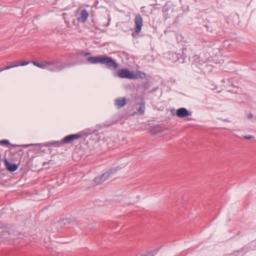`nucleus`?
Here are the masks:
<instances>
[{
	"instance_id": "1",
	"label": "nucleus",
	"mask_w": 256,
	"mask_h": 256,
	"mask_svg": "<svg viewBox=\"0 0 256 256\" xmlns=\"http://www.w3.org/2000/svg\"><path fill=\"white\" fill-rule=\"evenodd\" d=\"M210 58L209 54L206 52H202L198 54H196L192 58V64L196 66H200L203 64H205L202 68L204 72H210L212 70V66L210 64L207 63L208 62Z\"/></svg>"
},
{
	"instance_id": "2",
	"label": "nucleus",
	"mask_w": 256,
	"mask_h": 256,
	"mask_svg": "<svg viewBox=\"0 0 256 256\" xmlns=\"http://www.w3.org/2000/svg\"><path fill=\"white\" fill-rule=\"evenodd\" d=\"M86 60L90 64H105L108 68L116 70L118 67L117 63L112 58L109 56H90L86 58Z\"/></svg>"
},
{
	"instance_id": "3",
	"label": "nucleus",
	"mask_w": 256,
	"mask_h": 256,
	"mask_svg": "<svg viewBox=\"0 0 256 256\" xmlns=\"http://www.w3.org/2000/svg\"><path fill=\"white\" fill-rule=\"evenodd\" d=\"M30 62L32 63L34 66L42 68V69H47V66L48 64V60H42L40 62L38 61L32 60L30 62L26 61V62H20L19 61L14 62H8L7 64H8L6 67H4L0 70V72L6 70H9L11 68L18 67V66H24L28 64Z\"/></svg>"
},
{
	"instance_id": "4",
	"label": "nucleus",
	"mask_w": 256,
	"mask_h": 256,
	"mask_svg": "<svg viewBox=\"0 0 256 256\" xmlns=\"http://www.w3.org/2000/svg\"><path fill=\"white\" fill-rule=\"evenodd\" d=\"M118 76L122 78L129 80L145 79L146 74L140 70L130 71L127 68L120 69L118 72Z\"/></svg>"
},
{
	"instance_id": "5",
	"label": "nucleus",
	"mask_w": 256,
	"mask_h": 256,
	"mask_svg": "<svg viewBox=\"0 0 256 256\" xmlns=\"http://www.w3.org/2000/svg\"><path fill=\"white\" fill-rule=\"evenodd\" d=\"M64 68V64L60 60L48 61V64L47 66V70L52 71H60Z\"/></svg>"
},
{
	"instance_id": "6",
	"label": "nucleus",
	"mask_w": 256,
	"mask_h": 256,
	"mask_svg": "<svg viewBox=\"0 0 256 256\" xmlns=\"http://www.w3.org/2000/svg\"><path fill=\"white\" fill-rule=\"evenodd\" d=\"M11 160L14 162H20L24 155V150L22 149L14 150L12 148L10 149Z\"/></svg>"
},
{
	"instance_id": "7",
	"label": "nucleus",
	"mask_w": 256,
	"mask_h": 256,
	"mask_svg": "<svg viewBox=\"0 0 256 256\" xmlns=\"http://www.w3.org/2000/svg\"><path fill=\"white\" fill-rule=\"evenodd\" d=\"M116 171V168H110L108 172L104 173L101 176L96 177L94 179V181L96 184H100L102 182L106 180L108 178L110 177L111 174L115 172Z\"/></svg>"
},
{
	"instance_id": "8",
	"label": "nucleus",
	"mask_w": 256,
	"mask_h": 256,
	"mask_svg": "<svg viewBox=\"0 0 256 256\" xmlns=\"http://www.w3.org/2000/svg\"><path fill=\"white\" fill-rule=\"evenodd\" d=\"M134 32H135L138 34L142 29V27L143 24V20L140 14L136 15L134 20Z\"/></svg>"
},
{
	"instance_id": "9",
	"label": "nucleus",
	"mask_w": 256,
	"mask_h": 256,
	"mask_svg": "<svg viewBox=\"0 0 256 256\" xmlns=\"http://www.w3.org/2000/svg\"><path fill=\"white\" fill-rule=\"evenodd\" d=\"M82 138L81 134H70L64 138V142L65 144H69Z\"/></svg>"
},
{
	"instance_id": "10",
	"label": "nucleus",
	"mask_w": 256,
	"mask_h": 256,
	"mask_svg": "<svg viewBox=\"0 0 256 256\" xmlns=\"http://www.w3.org/2000/svg\"><path fill=\"white\" fill-rule=\"evenodd\" d=\"M176 114L178 118H184L190 116L191 112L184 108H181L177 110Z\"/></svg>"
},
{
	"instance_id": "11",
	"label": "nucleus",
	"mask_w": 256,
	"mask_h": 256,
	"mask_svg": "<svg viewBox=\"0 0 256 256\" xmlns=\"http://www.w3.org/2000/svg\"><path fill=\"white\" fill-rule=\"evenodd\" d=\"M4 162L6 169L10 172H14L18 168V164H11L8 162L6 158L4 160Z\"/></svg>"
},
{
	"instance_id": "12",
	"label": "nucleus",
	"mask_w": 256,
	"mask_h": 256,
	"mask_svg": "<svg viewBox=\"0 0 256 256\" xmlns=\"http://www.w3.org/2000/svg\"><path fill=\"white\" fill-rule=\"evenodd\" d=\"M126 102V98H118L114 100V104L118 108H120L124 106Z\"/></svg>"
},
{
	"instance_id": "13",
	"label": "nucleus",
	"mask_w": 256,
	"mask_h": 256,
	"mask_svg": "<svg viewBox=\"0 0 256 256\" xmlns=\"http://www.w3.org/2000/svg\"><path fill=\"white\" fill-rule=\"evenodd\" d=\"M88 16V12L86 9H84L81 11L80 16L78 17V22H84L87 20Z\"/></svg>"
},
{
	"instance_id": "14",
	"label": "nucleus",
	"mask_w": 256,
	"mask_h": 256,
	"mask_svg": "<svg viewBox=\"0 0 256 256\" xmlns=\"http://www.w3.org/2000/svg\"><path fill=\"white\" fill-rule=\"evenodd\" d=\"M0 145H2L4 146H11L12 147H16V146H23V147H29L32 145V144H28L25 145H16V144H10V142L7 140H0Z\"/></svg>"
},
{
	"instance_id": "15",
	"label": "nucleus",
	"mask_w": 256,
	"mask_h": 256,
	"mask_svg": "<svg viewBox=\"0 0 256 256\" xmlns=\"http://www.w3.org/2000/svg\"><path fill=\"white\" fill-rule=\"evenodd\" d=\"M145 110V102L142 100L140 104V106L137 110V112H134V114H143Z\"/></svg>"
},
{
	"instance_id": "16",
	"label": "nucleus",
	"mask_w": 256,
	"mask_h": 256,
	"mask_svg": "<svg viewBox=\"0 0 256 256\" xmlns=\"http://www.w3.org/2000/svg\"><path fill=\"white\" fill-rule=\"evenodd\" d=\"M64 142V138H62V140L60 141H54L52 142H48L46 144L47 146L49 145H52L56 147H60L62 145L65 144V143Z\"/></svg>"
},
{
	"instance_id": "17",
	"label": "nucleus",
	"mask_w": 256,
	"mask_h": 256,
	"mask_svg": "<svg viewBox=\"0 0 256 256\" xmlns=\"http://www.w3.org/2000/svg\"><path fill=\"white\" fill-rule=\"evenodd\" d=\"M158 250L159 248H156L152 250L148 251L146 254L142 255V256H154L158 252Z\"/></svg>"
},
{
	"instance_id": "18",
	"label": "nucleus",
	"mask_w": 256,
	"mask_h": 256,
	"mask_svg": "<svg viewBox=\"0 0 256 256\" xmlns=\"http://www.w3.org/2000/svg\"><path fill=\"white\" fill-rule=\"evenodd\" d=\"M151 132L152 134H156L158 133H160L162 132V130L158 128L154 127L152 129Z\"/></svg>"
},
{
	"instance_id": "19",
	"label": "nucleus",
	"mask_w": 256,
	"mask_h": 256,
	"mask_svg": "<svg viewBox=\"0 0 256 256\" xmlns=\"http://www.w3.org/2000/svg\"><path fill=\"white\" fill-rule=\"evenodd\" d=\"M238 88V86H234L233 84L232 83V82H231L230 86H229V88H228V90L234 92V88Z\"/></svg>"
},
{
	"instance_id": "20",
	"label": "nucleus",
	"mask_w": 256,
	"mask_h": 256,
	"mask_svg": "<svg viewBox=\"0 0 256 256\" xmlns=\"http://www.w3.org/2000/svg\"><path fill=\"white\" fill-rule=\"evenodd\" d=\"M90 54V53L89 52H82L80 55L82 56H89Z\"/></svg>"
},
{
	"instance_id": "21",
	"label": "nucleus",
	"mask_w": 256,
	"mask_h": 256,
	"mask_svg": "<svg viewBox=\"0 0 256 256\" xmlns=\"http://www.w3.org/2000/svg\"><path fill=\"white\" fill-rule=\"evenodd\" d=\"M244 138L246 139H247V140H250V139L254 138V137L252 136H244Z\"/></svg>"
},
{
	"instance_id": "22",
	"label": "nucleus",
	"mask_w": 256,
	"mask_h": 256,
	"mask_svg": "<svg viewBox=\"0 0 256 256\" xmlns=\"http://www.w3.org/2000/svg\"><path fill=\"white\" fill-rule=\"evenodd\" d=\"M253 114L252 113H250L247 115L248 118L250 120L253 118Z\"/></svg>"
},
{
	"instance_id": "23",
	"label": "nucleus",
	"mask_w": 256,
	"mask_h": 256,
	"mask_svg": "<svg viewBox=\"0 0 256 256\" xmlns=\"http://www.w3.org/2000/svg\"><path fill=\"white\" fill-rule=\"evenodd\" d=\"M6 226H4L3 224H2V226H0V228H5Z\"/></svg>"
},
{
	"instance_id": "24",
	"label": "nucleus",
	"mask_w": 256,
	"mask_h": 256,
	"mask_svg": "<svg viewBox=\"0 0 256 256\" xmlns=\"http://www.w3.org/2000/svg\"><path fill=\"white\" fill-rule=\"evenodd\" d=\"M116 122H112V124H108V126L112 125V124H115Z\"/></svg>"
},
{
	"instance_id": "25",
	"label": "nucleus",
	"mask_w": 256,
	"mask_h": 256,
	"mask_svg": "<svg viewBox=\"0 0 256 256\" xmlns=\"http://www.w3.org/2000/svg\"><path fill=\"white\" fill-rule=\"evenodd\" d=\"M132 36H134V33H132Z\"/></svg>"
},
{
	"instance_id": "26",
	"label": "nucleus",
	"mask_w": 256,
	"mask_h": 256,
	"mask_svg": "<svg viewBox=\"0 0 256 256\" xmlns=\"http://www.w3.org/2000/svg\"><path fill=\"white\" fill-rule=\"evenodd\" d=\"M256 119V117H255Z\"/></svg>"
}]
</instances>
